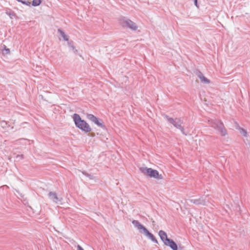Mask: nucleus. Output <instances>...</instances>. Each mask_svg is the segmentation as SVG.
<instances>
[{
    "instance_id": "1",
    "label": "nucleus",
    "mask_w": 250,
    "mask_h": 250,
    "mask_svg": "<svg viewBox=\"0 0 250 250\" xmlns=\"http://www.w3.org/2000/svg\"><path fill=\"white\" fill-rule=\"evenodd\" d=\"M209 125L216 129L218 133L222 136H225L228 134L227 131L223 123L220 120L210 119L208 121Z\"/></svg>"
},
{
    "instance_id": "2",
    "label": "nucleus",
    "mask_w": 250,
    "mask_h": 250,
    "mask_svg": "<svg viewBox=\"0 0 250 250\" xmlns=\"http://www.w3.org/2000/svg\"><path fill=\"white\" fill-rule=\"evenodd\" d=\"M73 119L76 126L80 129L86 133L91 131L89 125L84 120H82L79 114L75 113Z\"/></svg>"
},
{
    "instance_id": "3",
    "label": "nucleus",
    "mask_w": 250,
    "mask_h": 250,
    "mask_svg": "<svg viewBox=\"0 0 250 250\" xmlns=\"http://www.w3.org/2000/svg\"><path fill=\"white\" fill-rule=\"evenodd\" d=\"M140 171L145 175L147 176L150 178H154L157 180L163 179L162 174H160L159 172L155 169L151 168H147L146 167H141L139 168Z\"/></svg>"
},
{
    "instance_id": "4",
    "label": "nucleus",
    "mask_w": 250,
    "mask_h": 250,
    "mask_svg": "<svg viewBox=\"0 0 250 250\" xmlns=\"http://www.w3.org/2000/svg\"><path fill=\"white\" fill-rule=\"evenodd\" d=\"M164 117L167 120L169 124H172L176 128L180 129L183 134L187 135V133L185 132V129L182 126L183 121L181 118H176L175 119H173L166 114L164 115Z\"/></svg>"
},
{
    "instance_id": "5",
    "label": "nucleus",
    "mask_w": 250,
    "mask_h": 250,
    "mask_svg": "<svg viewBox=\"0 0 250 250\" xmlns=\"http://www.w3.org/2000/svg\"><path fill=\"white\" fill-rule=\"evenodd\" d=\"M120 21L123 26L127 27L133 30H136L137 29L135 23L125 17L121 18Z\"/></svg>"
},
{
    "instance_id": "6",
    "label": "nucleus",
    "mask_w": 250,
    "mask_h": 250,
    "mask_svg": "<svg viewBox=\"0 0 250 250\" xmlns=\"http://www.w3.org/2000/svg\"><path fill=\"white\" fill-rule=\"evenodd\" d=\"M48 197L49 199L55 204H58L59 202H61L62 200V198H59L55 192L52 191L49 192Z\"/></svg>"
},
{
    "instance_id": "7",
    "label": "nucleus",
    "mask_w": 250,
    "mask_h": 250,
    "mask_svg": "<svg viewBox=\"0 0 250 250\" xmlns=\"http://www.w3.org/2000/svg\"><path fill=\"white\" fill-rule=\"evenodd\" d=\"M189 201L190 203H193L196 205H206V200L204 199L203 196H202L201 198L196 199H189Z\"/></svg>"
},
{
    "instance_id": "8",
    "label": "nucleus",
    "mask_w": 250,
    "mask_h": 250,
    "mask_svg": "<svg viewBox=\"0 0 250 250\" xmlns=\"http://www.w3.org/2000/svg\"><path fill=\"white\" fill-rule=\"evenodd\" d=\"M195 74L198 76V77L200 79L202 83H204L206 84H208L210 83V81L208 79L206 78L201 71L197 70L195 72Z\"/></svg>"
},
{
    "instance_id": "9",
    "label": "nucleus",
    "mask_w": 250,
    "mask_h": 250,
    "mask_svg": "<svg viewBox=\"0 0 250 250\" xmlns=\"http://www.w3.org/2000/svg\"><path fill=\"white\" fill-rule=\"evenodd\" d=\"M132 223L134 226V227L136 228H137L140 231H142V232H144L145 229H146L137 220H133L132 222Z\"/></svg>"
},
{
    "instance_id": "10",
    "label": "nucleus",
    "mask_w": 250,
    "mask_h": 250,
    "mask_svg": "<svg viewBox=\"0 0 250 250\" xmlns=\"http://www.w3.org/2000/svg\"><path fill=\"white\" fill-rule=\"evenodd\" d=\"M165 245L169 246L172 250H177L178 247L176 243L172 239H169Z\"/></svg>"
},
{
    "instance_id": "11",
    "label": "nucleus",
    "mask_w": 250,
    "mask_h": 250,
    "mask_svg": "<svg viewBox=\"0 0 250 250\" xmlns=\"http://www.w3.org/2000/svg\"><path fill=\"white\" fill-rule=\"evenodd\" d=\"M141 233H144L146 236H147L154 243H158V241L155 238L154 236L150 233L147 229H145L144 232L140 231Z\"/></svg>"
},
{
    "instance_id": "12",
    "label": "nucleus",
    "mask_w": 250,
    "mask_h": 250,
    "mask_svg": "<svg viewBox=\"0 0 250 250\" xmlns=\"http://www.w3.org/2000/svg\"><path fill=\"white\" fill-rule=\"evenodd\" d=\"M159 235L164 244H165V242L166 243L169 239V238H167L166 232L162 230L159 231Z\"/></svg>"
},
{
    "instance_id": "13",
    "label": "nucleus",
    "mask_w": 250,
    "mask_h": 250,
    "mask_svg": "<svg viewBox=\"0 0 250 250\" xmlns=\"http://www.w3.org/2000/svg\"><path fill=\"white\" fill-rule=\"evenodd\" d=\"M94 123L98 126L102 128H105V125L103 124L102 121L99 118H97Z\"/></svg>"
},
{
    "instance_id": "14",
    "label": "nucleus",
    "mask_w": 250,
    "mask_h": 250,
    "mask_svg": "<svg viewBox=\"0 0 250 250\" xmlns=\"http://www.w3.org/2000/svg\"><path fill=\"white\" fill-rule=\"evenodd\" d=\"M58 32L60 33V35L63 38L64 41H68V37L65 34L64 32L61 29H59L58 30Z\"/></svg>"
},
{
    "instance_id": "15",
    "label": "nucleus",
    "mask_w": 250,
    "mask_h": 250,
    "mask_svg": "<svg viewBox=\"0 0 250 250\" xmlns=\"http://www.w3.org/2000/svg\"><path fill=\"white\" fill-rule=\"evenodd\" d=\"M86 117L88 120H89L90 121H91V122H92L93 123L95 122V120L97 119V117L96 116H95L93 114H87L86 115Z\"/></svg>"
},
{
    "instance_id": "16",
    "label": "nucleus",
    "mask_w": 250,
    "mask_h": 250,
    "mask_svg": "<svg viewBox=\"0 0 250 250\" xmlns=\"http://www.w3.org/2000/svg\"><path fill=\"white\" fill-rule=\"evenodd\" d=\"M42 2V0H33L32 1V5L34 6H37L39 5Z\"/></svg>"
},
{
    "instance_id": "17",
    "label": "nucleus",
    "mask_w": 250,
    "mask_h": 250,
    "mask_svg": "<svg viewBox=\"0 0 250 250\" xmlns=\"http://www.w3.org/2000/svg\"><path fill=\"white\" fill-rule=\"evenodd\" d=\"M18 1L21 2L22 4L30 6V2L28 1V0H17Z\"/></svg>"
},
{
    "instance_id": "18",
    "label": "nucleus",
    "mask_w": 250,
    "mask_h": 250,
    "mask_svg": "<svg viewBox=\"0 0 250 250\" xmlns=\"http://www.w3.org/2000/svg\"><path fill=\"white\" fill-rule=\"evenodd\" d=\"M239 130H240V132L241 133V134H242L244 136H247V132L246 131V130L242 128H241V127H239Z\"/></svg>"
},
{
    "instance_id": "19",
    "label": "nucleus",
    "mask_w": 250,
    "mask_h": 250,
    "mask_svg": "<svg viewBox=\"0 0 250 250\" xmlns=\"http://www.w3.org/2000/svg\"><path fill=\"white\" fill-rule=\"evenodd\" d=\"M0 126L4 128L7 127V123L5 121H1L0 122Z\"/></svg>"
},
{
    "instance_id": "20",
    "label": "nucleus",
    "mask_w": 250,
    "mask_h": 250,
    "mask_svg": "<svg viewBox=\"0 0 250 250\" xmlns=\"http://www.w3.org/2000/svg\"><path fill=\"white\" fill-rule=\"evenodd\" d=\"M68 45L71 49L74 51V53L76 54L77 53V50L75 49L74 46L71 44V42H68Z\"/></svg>"
},
{
    "instance_id": "21",
    "label": "nucleus",
    "mask_w": 250,
    "mask_h": 250,
    "mask_svg": "<svg viewBox=\"0 0 250 250\" xmlns=\"http://www.w3.org/2000/svg\"><path fill=\"white\" fill-rule=\"evenodd\" d=\"M10 53V50L9 49L5 48L3 51V54H9Z\"/></svg>"
},
{
    "instance_id": "22",
    "label": "nucleus",
    "mask_w": 250,
    "mask_h": 250,
    "mask_svg": "<svg viewBox=\"0 0 250 250\" xmlns=\"http://www.w3.org/2000/svg\"><path fill=\"white\" fill-rule=\"evenodd\" d=\"M17 158H20V159H23V155L22 154H21V155H18L17 156H16Z\"/></svg>"
},
{
    "instance_id": "23",
    "label": "nucleus",
    "mask_w": 250,
    "mask_h": 250,
    "mask_svg": "<svg viewBox=\"0 0 250 250\" xmlns=\"http://www.w3.org/2000/svg\"><path fill=\"white\" fill-rule=\"evenodd\" d=\"M77 250H84L83 248L80 246V245H78L77 246Z\"/></svg>"
},
{
    "instance_id": "24",
    "label": "nucleus",
    "mask_w": 250,
    "mask_h": 250,
    "mask_svg": "<svg viewBox=\"0 0 250 250\" xmlns=\"http://www.w3.org/2000/svg\"><path fill=\"white\" fill-rule=\"evenodd\" d=\"M194 4H195V6L197 7H198V4H197V0H194Z\"/></svg>"
},
{
    "instance_id": "25",
    "label": "nucleus",
    "mask_w": 250,
    "mask_h": 250,
    "mask_svg": "<svg viewBox=\"0 0 250 250\" xmlns=\"http://www.w3.org/2000/svg\"><path fill=\"white\" fill-rule=\"evenodd\" d=\"M83 174L86 175L87 177H90L91 175L88 173H86V172H83Z\"/></svg>"
},
{
    "instance_id": "26",
    "label": "nucleus",
    "mask_w": 250,
    "mask_h": 250,
    "mask_svg": "<svg viewBox=\"0 0 250 250\" xmlns=\"http://www.w3.org/2000/svg\"><path fill=\"white\" fill-rule=\"evenodd\" d=\"M20 141H25L26 140L25 139L22 138V139H20Z\"/></svg>"
},
{
    "instance_id": "27",
    "label": "nucleus",
    "mask_w": 250,
    "mask_h": 250,
    "mask_svg": "<svg viewBox=\"0 0 250 250\" xmlns=\"http://www.w3.org/2000/svg\"><path fill=\"white\" fill-rule=\"evenodd\" d=\"M9 15L10 16H11V15L14 16V14H13V13H12V14L9 13Z\"/></svg>"
}]
</instances>
